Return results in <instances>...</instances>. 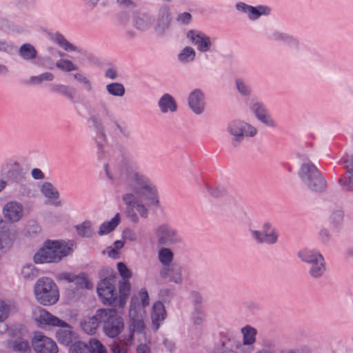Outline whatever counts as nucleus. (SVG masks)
Segmentation results:
<instances>
[{
	"label": "nucleus",
	"mask_w": 353,
	"mask_h": 353,
	"mask_svg": "<svg viewBox=\"0 0 353 353\" xmlns=\"http://www.w3.org/2000/svg\"><path fill=\"white\" fill-rule=\"evenodd\" d=\"M41 192L46 197L52 199L50 204L54 206H60L61 202L59 199L58 190L49 182H45L41 186Z\"/></svg>",
	"instance_id": "obj_28"
},
{
	"label": "nucleus",
	"mask_w": 353,
	"mask_h": 353,
	"mask_svg": "<svg viewBox=\"0 0 353 353\" xmlns=\"http://www.w3.org/2000/svg\"><path fill=\"white\" fill-rule=\"evenodd\" d=\"M33 316L37 325L41 328L59 327L56 333L57 339L59 343L68 345L72 342L74 333L68 323L41 307L35 309Z\"/></svg>",
	"instance_id": "obj_3"
},
{
	"label": "nucleus",
	"mask_w": 353,
	"mask_h": 353,
	"mask_svg": "<svg viewBox=\"0 0 353 353\" xmlns=\"http://www.w3.org/2000/svg\"><path fill=\"white\" fill-rule=\"evenodd\" d=\"M139 308V299L133 296L130 301L128 334H123L109 345L112 353H128L130 347L134 344V333L141 334L143 332L145 322L141 315L138 314Z\"/></svg>",
	"instance_id": "obj_2"
},
{
	"label": "nucleus",
	"mask_w": 353,
	"mask_h": 353,
	"mask_svg": "<svg viewBox=\"0 0 353 353\" xmlns=\"http://www.w3.org/2000/svg\"><path fill=\"white\" fill-rule=\"evenodd\" d=\"M117 20L119 25L125 26L128 21V15L126 12H121L117 15Z\"/></svg>",
	"instance_id": "obj_64"
},
{
	"label": "nucleus",
	"mask_w": 353,
	"mask_h": 353,
	"mask_svg": "<svg viewBox=\"0 0 353 353\" xmlns=\"http://www.w3.org/2000/svg\"><path fill=\"white\" fill-rule=\"evenodd\" d=\"M244 307L252 314H254L259 310V306L257 303L253 301H245L243 303Z\"/></svg>",
	"instance_id": "obj_61"
},
{
	"label": "nucleus",
	"mask_w": 353,
	"mask_h": 353,
	"mask_svg": "<svg viewBox=\"0 0 353 353\" xmlns=\"http://www.w3.org/2000/svg\"><path fill=\"white\" fill-rule=\"evenodd\" d=\"M298 175L301 182L310 191L321 192L325 190L326 181L319 170L310 161L301 165Z\"/></svg>",
	"instance_id": "obj_4"
},
{
	"label": "nucleus",
	"mask_w": 353,
	"mask_h": 353,
	"mask_svg": "<svg viewBox=\"0 0 353 353\" xmlns=\"http://www.w3.org/2000/svg\"><path fill=\"white\" fill-rule=\"evenodd\" d=\"M71 353H107V351L99 340L92 339L89 345L82 341L75 342L72 347Z\"/></svg>",
	"instance_id": "obj_20"
},
{
	"label": "nucleus",
	"mask_w": 353,
	"mask_h": 353,
	"mask_svg": "<svg viewBox=\"0 0 353 353\" xmlns=\"http://www.w3.org/2000/svg\"><path fill=\"white\" fill-rule=\"evenodd\" d=\"M34 292L37 301L43 305L55 304L59 299L57 284L49 277H41L34 284Z\"/></svg>",
	"instance_id": "obj_5"
},
{
	"label": "nucleus",
	"mask_w": 353,
	"mask_h": 353,
	"mask_svg": "<svg viewBox=\"0 0 353 353\" xmlns=\"http://www.w3.org/2000/svg\"><path fill=\"white\" fill-rule=\"evenodd\" d=\"M13 307L9 302L0 300V322H3L8 317Z\"/></svg>",
	"instance_id": "obj_47"
},
{
	"label": "nucleus",
	"mask_w": 353,
	"mask_h": 353,
	"mask_svg": "<svg viewBox=\"0 0 353 353\" xmlns=\"http://www.w3.org/2000/svg\"><path fill=\"white\" fill-rule=\"evenodd\" d=\"M226 130L232 137L231 144L238 147L245 137H253L257 134L256 128L242 120H233L228 123Z\"/></svg>",
	"instance_id": "obj_8"
},
{
	"label": "nucleus",
	"mask_w": 353,
	"mask_h": 353,
	"mask_svg": "<svg viewBox=\"0 0 353 353\" xmlns=\"http://www.w3.org/2000/svg\"><path fill=\"white\" fill-rule=\"evenodd\" d=\"M250 109L261 123L269 128H276L277 125L276 121L272 118L268 109L262 102L252 100Z\"/></svg>",
	"instance_id": "obj_15"
},
{
	"label": "nucleus",
	"mask_w": 353,
	"mask_h": 353,
	"mask_svg": "<svg viewBox=\"0 0 353 353\" xmlns=\"http://www.w3.org/2000/svg\"><path fill=\"white\" fill-rule=\"evenodd\" d=\"M41 228L35 221H30L25 228L24 234L28 238H37L41 235Z\"/></svg>",
	"instance_id": "obj_39"
},
{
	"label": "nucleus",
	"mask_w": 353,
	"mask_h": 353,
	"mask_svg": "<svg viewBox=\"0 0 353 353\" xmlns=\"http://www.w3.org/2000/svg\"><path fill=\"white\" fill-rule=\"evenodd\" d=\"M235 8L239 12L245 14L251 21H255L261 16H268L270 13V8L265 6L254 7L243 2H238Z\"/></svg>",
	"instance_id": "obj_17"
},
{
	"label": "nucleus",
	"mask_w": 353,
	"mask_h": 353,
	"mask_svg": "<svg viewBox=\"0 0 353 353\" xmlns=\"http://www.w3.org/2000/svg\"><path fill=\"white\" fill-rule=\"evenodd\" d=\"M21 274L24 279L32 280L37 276V270L32 265H26L22 267Z\"/></svg>",
	"instance_id": "obj_50"
},
{
	"label": "nucleus",
	"mask_w": 353,
	"mask_h": 353,
	"mask_svg": "<svg viewBox=\"0 0 353 353\" xmlns=\"http://www.w3.org/2000/svg\"><path fill=\"white\" fill-rule=\"evenodd\" d=\"M186 38L196 47L199 52L205 53L211 50L212 43L210 38L204 32L192 29L186 32Z\"/></svg>",
	"instance_id": "obj_14"
},
{
	"label": "nucleus",
	"mask_w": 353,
	"mask_h": 353,
	"mask_svg": "<svg viewBox=\"0 0 353 353\" xmlns=\"http://www.w3.org/2000/svg\"><path fill=\"white\" fill-rule=\"evenodd\" d=\"M154 234L159 245L172 247L183 243V239L179 231L168 223H161L154 230Z\"/></svg>",
	"instance_id": "obj_11"
},
{
	"label": "nucleus",
	"mask_w": 353,
	"mask_h": 353,
	"mask_svg": "<svg viewBox=\"0 0 353 353\" xmlns=\"http://www.w3.org/2000/svg\"><path fill=\"white\" fill-rule=\"evenodd\" d=\"M349 174V181L346 183V182L343 183L342 179H339V183L343 185H345L347 187V189L350 190H353V156L351 158L350 168L347 171Z\"/></svg>",
	"instance_id": "obj_52"
},
{
	"label": "nucleus",
	"mask_w": 353,
	"mask_h": 353,
	"mask_svg": "<svg viewBox=\"0 0 353 353\" xmlns=\"http://www.w3.org/2000/svg\"><path fill=\"white\" fill-rule=\"evenodd\" d=\"M85 5L90 8H94L98 5H101L102 7H106L108 5V1L105 0H84Z\"/></svg>",
	"instance_id": "obj_58"
},
{
	"label": "nucleus",
	"mask_w": 353,
	"mask_h": 353,
	"mask_svg": "<svg viewBox=\"0 0 353 353\" xmlns=\"http://www.w3.org/2000/svg\"><path fill=\"white\" fill-rule=\"evenodd\" d=\"M103 331L110 338L118 336L124 328L123 318L118 314L116 309H102Z\"/></svg>",
	"instance_id": "obj_9"
},
{
	"label": "nucleus",
	"mask_w": 353,
	"mask_h": 353,
	"mask_svg": "<svg viewBox=\"0 0 353 353\" xmlns=\"http://www.w3.org/2000/svg\"><path fill=\"white\" fill-rule=\"evenodd\" d=\"M196 58V51L191 46L184 47L177 55L178 60L182 63L192 62Z\"/></svg>",
	"instance_id": "obj_36"
},
{
	"label": "nucleus",
	"mask_w": 353,
	"mask_h": 353,
	"mask_svg": "<svg viewBox=\"0 0 353 353\" xmlns=\"http://www.w3.org/2000/svg\"><path fill=\"white\" fill-rule=\"evenodd\" d=\"M176 20L181 24L188 25L191 22L192 15L190 13L185 12L179 14Z\"/></svg>",
	"instance_id": "obj_60"
},
{
	"label": "nucleus",
	"mask_w": 353,
	"mask_h": 353,
	"mask_svg": "<svg viewBox=\"0 0 353 353\" xmlns=\"http://www.w3.org/2000/svg\"><path fill=\"white\" fill-rule=\"evenodd\" d=\"M16 185H18L17 186V191L20 196H28L30 193V185L27 181V179H26L25 181H23L21 183H18Z\"/></svg>",
	"instance_id": "obj_51"
},
{
	"label": "nucleus",
	"mask_w": 353,
	"mask_h": 353,
	"mask_svg": "<svg viewBox=\"0 0 353 353\" xmlns=\"http://www.w3.org/2000/svg\"><path fill=\"white\" fill-rule=\"evenodd\" d=\"M132 24L137 30L146 32L154 25V17L145 11H135L132 16Z\"/></svg>",
	"instance_id": "obj_19"
},
{
	"label": "nucleus",
	"mask_w": 353,
	"mask_h": 353,
	"mask_svg": "<svg viewBox=\"0 0 353 353\" xmlns=\"http://www.w3.org/2000/svg\"><path fill=\"white\" fill-rule=\"evenodd\" d=\"M54 76L50 72H43L37 76H32L29 79V83L32 85H40L43 81H52Z\"/></svg>",
	"instance_id": "obj_40"
},
{
	"label": "nucleus",
	"mask_w": 353,
	"mask_h": 353,
	"mask_svg": "<svg viewBox=\"0 0 353 353\" xmlns=\"http://www.w3.org/2000/svg\"><path fill=\"white\" fill-rule=\"evenodd\" d=\"M243 336V344L245 346H250L256 342L257 330L252 326L247 325L241 329Z\"/></svg>",
	"instance_id": "obj_30"
},
{
	"label": "nucleus",
	"mask_w": 353,
	"mask_h": 353,
	"mask_svg": "<svg viewBox=\"0 0 353 353\" xmlns=\"http://www.w3.org/2000/svg\"><path fill=\"white\" fill-rule=\"evenodd\" d=\"M32 346L37 353H57L56 343L41 332H36L32 340Z\"/></svg>",
	"instance_id": "obj_16"
},
{
	"label": "nucleus",
	"mask_w": 353,
	"mask_h": 353,
	"mask_svg": "<svg viewBox=\"0 0 353 353\" xmlns=\"http://www.w3.org/2000/svg\"><path fill=\"white\" fill-rule=\"evenodd\" d=\"M13 239L10 231L8 228H1L0 230V251L6 252L12 245Z\"/></svg>",
	"instance_id": "obj_31"
},
{
	"label": "nucleus",
	"mask_w": 353,
	"mask_h": 353,
	"mask_svg": "<svg viewBox=\"0 0 353 353\" xmlns=\"http://www.w3.org/2000/svg\"><path fill=\"white\" fill-rule=\"evenodd\" d=\"M70 248L57 241H48L43 248L37 251L33 259L36 263L59 262L68 254Z\"/></svg>",
	"instance_id": "obj_6"
},
{
	"label": "nucleus",
	"mask_w": 353,
	"mask_h": 353,
	"mask_svg": "<svg viewBox=\"0 0 353 353\" xmlns=\"http://www.w3.org/2000/svg\"><path fill=\"white\" fill-rule=\"evenodd\" d=\"M50 89L52 93L62 96L72 103L76 101L77 90L73 86L61 83L51 84Z\"/></svg>",
	"instance_id": "obj_25"
},
{
	"label": "nucleus",
	"mask_w": 353,
	"mask_h": 353,
	"mask_svg": "<svg viewBox=\"0 0 353 353\" xmlns=\"http://www.w3.org/2000/svg\"><path fill=\"white\" fill-rule=\"evenodd\" d=\"M159 275L162 279H168L169 281L176 284H181L183 282L182 267L176 262L162 267Z\"/></svg>",
	"instance_id": "obj_22"
},
{
	"label": "nucleus",
	"mask_w": 353,
	"mask_h": 353,
	"mask_svg": "<svg viewBox=\"0 0 353 353\" xmlns=\"http://www.w3.org/2000/svg\"><path fill=\"white\" fill-rule=\"evenodd\" d=\"M56 67L66 72L78 70V66L69 59H59L56 63Z\"/></svg>",
	"instance_id": "obj_42"
},
{
	"label": "nucleus",
	"mask_w": 353,
	"mask_h": 353,
	"mask_svg": "<svg viewBox=\"0 0 353 353\" xmlns=\"http://www.w3.org/2000/svg\"><path fill=\"white\" fill-rule=\"evenodd\" d=\"M297 256L306 265L308 274L311 277L320 278L325 272V259L319 251L304 248L297 252Z\"/></svg>",
	"instance_id": "obj_7"
},
{
	"label": "nucleus",
	"mask_w": 353,
	"mask_h": 353,
	"mask_svg": "<svg viewBox=\"0 0 353 353\" xmlns=\"http://www.w3.org/2000/svg\"><path fill=\"white\" fill-rule=\"evenodd\" d=\"M118 271L123 280H128L132 276L131 271L128 268L126 265L123 263H119L117 264Z\"/></svg>",
	"instance_id": "obj_55"
},
{
	"label": "nucleus",
	"mask_w": 353,
	"mask_h": 353,
	"mask_svg": "<svg viewBox=\"0 0 353 353\" xmlns=\"http://www.w3.org/2000/svg\"><path fill=\"white\" fill-rule=\"evenodd\" d=\"M236 88L238 92L243 96H248L250 94L251 89L248 83L243 79H237L235 81Z\"/></svg>",
	"instance_id": "obj_49"
},
{
	"label": "nucleus",
	"mask_w": 353,
	"mask_h": 353,
	"mask_svg": "<svg viewBox=\"0 0 353 353\" xmlns=\"http://www.w3.org/2000/svg\"><path fill=\"white\" fill-rule=\"evenodd\" d=\"M119 223L120 214L119 213H117L110 221L104 222L100 225L99 230L98 232L99 235L102 236L110 233L115 229Z\"/></svg>",
	"instance_id": "obj_35"
},
{
	"label": "nucleus",
	"mask_w": 353,
	"mask_h": 353,
	"mask_svg": "<svg viewBox=\"0 0 353 353\" xmlns=\"http://www.w3.org/2000/svg\"><path fill=\"white\" fill-rule=\"evenodd\" d=\"M26 170L18 163H14L9 166L6 178L8 183L17 184L26 181Z\"/></svg>",
	"instance_id": "obj_24"
},
{
	"label": "nucleus",
	"mask_w": 353,
	"mask_h": 353,
	"mask_svg": "<svg viewBox=\"0 0 353 353\" xmlns=\"http://www.w3.org/2000/svg\"><path fill=\"white\" fill-rule=\"evenodd\" d=\"M116 128L119 131L120 134L125 139H130L132 133L129 128L125 125H121L117 121H114Z\"/></svg>",
	"instance_id": "obj_54"
},
{
	"label": "nucleus",
	"mask_w": 353,
	"mask_h": 353,
	"mask_svg": "<svg viewBox=\"0 0 353 353\" xmlns=\"http://www.w3.org/2000/svg\"><path fill=\"white\" fill-rule=\"evenodd\" d=\"M72 77L77 82L81 83L85 90L88 92L92 90V82L85 75L77 72L72 74Z\"/></svg>",
	"instance_id": "obj_43"
},
{
	"label": "nucleus",
	"mask_w": 353,
	"mask_h": 353,
	"mask_svg": "<svg viewBox=\"0 0 353 353\" xmlns=\"http://www.w3.org/2000/svg\"><path fill=\"white\" fill-rule=\"evenodd\" d=\"M240 342L236 336L232 333L222 337L221 341L217 343L210 353H237L236 349L238 348Z\"/></svg>",
	"instance_id": "obj_18"
},
{
	"label": "nucleus",
	"mask_w": 353,
	"mask_h": 353,
	"mask_svg": "<svg viewBox=\"0 0 353 353\" xmlns=\"http://www.w3.org/2000/svg\"><path fill=\"white\" fill-rule=\"evenodd\" d=\"M69 281L74 282L76 285L81 288L90 289L92 288L91 282L83 275H79L73 279L65 278Z\"/></svg>",
	"instance_id": "obj_46"
},
{
	"label": "nucleus",
	"mask_w": 353,
	"mask_h": 353,
	"mask_svg": "<svg viewBox=\"0 0 353 353\" xmlns=\"http://www.w3.org/2000/svg\"><path fill=\"white\" fill-rule=\"evenodd\" d=\"M3 212L6 219L15 223L19 221L23 216V207L17 201H10L6 204Z\"/></svg>",
	"instance_id": "obj_23"
},
{
	"label": "nucleus",
	"mask_w": 353,
	"mask_h": 353,
	"mask_svg": "<svg viewBox=\"0 0 353 353\" xmlns=\"http://www.w3.org/2000/svg\"><path fill=\"white\" fill-rule=\"evenodd\" d=\"M139 296L141 300L143 307L149 304V296L148 292L145 289H142L139 292Z\"/></svg>",
	"instance_id": "obj_62"
},
{
	"label": "nucleus",
	"mask_w": 353,
	"mask_h": 353,
	"mask_svg": "<svg viewBox=\"0 0 353 353\" xmlns=\"http://www.w3.org/2000/svg\"><path fill=\"white\" fill-rule=\"evenodd\" d=\"M106 91L112 96L121 97L124 96L125 89L124 85L121 83H111L105 86Z\"/></svg>",
	"instance_id": "obj_38"
},
{
	"label": "nucleus",
	"mask_w": 353,
	"mask_h": 353,
	"mask_svg": "<svg viewBox=\"0 0 353 353\" xmlns=\"http://www.w3.org/2000/svg\"><path fill=\"white\" fill-rule=\"evenodd\" d=\"M158 259L161 263L162 267L172 264L174 260V254L169 247L163 246L158 252Z\"/></svg>",
	"instance_id": "obj_34"
},
{
	"label": "nucleus",
	"mask_w": 353,
	"mask_h": 353,
	"mask_svg": "<svg viewBox=\"0 0 353 353\" xmlns=\"http://www.w3.org/2000/svg\"><path fill=\"white\" fill-rule=\"evenodd\" d=\"M116 3L121 6L125 8H134L136 3L132 0H116Z\"/></svg>",
	"instance_id": "obj_63"
},
{
	"label": "nucleus",
	"mask_w": 353,
	"mask_h": 353,
	"mask_svg": "<svg viewBox=\"0 0 353 353\" xmlns=\"http://www.w3.org/2000/svg\"><path fill=\"white\" fill-rule=\"evenodd\" d=\"M102 309H99L92 316H88L85 319L82 323V329L88 334H94L99 324H102L101 316Z\"/></svg>",
	"instance_id": "obj_27"
},
{
	"label": "nucleus",
	"mask_w": 353,
	"mask_h": 353,
	"mask_svg": "<svg viewBox=\"0 0 353 353\" xmlns=\"http://www.w3.org/2000/svg\"><path fill=\"white\" fill-rule=\"evenodd\" d=\"M130 291V283L128 280H123L119 285V299L121 305L125 304Z\"/></svg>",
	"instance_id": "obj_44"
},
{
	"label": "nucleus",
	"mask_w": 353,
	"mask_h": 353,
	"mask_svg": "<svg viewBox=\"0 0 353 353\" xmlns=\"http://www.w3.org/2000/svg\"><path fill=\"white\" fill-rule=\"evenodd\" d=\"M19 55L24 60L32 61L37 56V51L30 43H25L19 49Z\"/></svg>",
	"instance_id": "obj_33"
},
{
	"label": "nucleus",
	"mask_w": 353,
	"mask_h": 353,
	"mask_svg": "<svg viewBox=\"0 0 353 353\" xmlns=\"http://www.w3.org/2000/svg\"><path fill=\"white\" fill-rule=\"evenodd\" d=\"M114 277L108 276L103 279L97 286V292L105 305H112L117 297L114 288Z\"/></svg>",
	"instance_id": "obj_13"
},
{
	"label": "nucleus",
	"mask_w": 353,
	"mask_h": 353,
	"mask_svg": "<svg viewBox=\"0 0 353 353\" xmlns=\"http://www.w3.org/2000/svg\"><path fill=\"white\" fill-rule=\"evenodd\" d=\"M51 39L57 43L59 47L64 49L65 51H77L78 48L70 43L65 37L59 33L56 32L50 35Z\"/></svg>",
	"instance_id": "obj_32"
},
{
	"label": "nucleus",
	"mask_w": 353,
	"mask_h": 353,
	"mask_svg": "<svg viewBox=\"0 0 353 353\" xmlns=\"http://www.w3.org/2000/svg\"><path fill=\"white\" fill-rule=\"evenodd\" d=\"M123 190L122 201L125 205V214L132 223H138L139 217L147 219L148 206L157 207L159 204L157 188L153 181L140 170L134 161H124L119 176Z\"/></svg>",
	"instance_id": "obj_1"
},
{
	"label": "nucleus",
	"mask_w": 353,
	"mask_h": 353,
	"mask_svg": "<svg viewBox=\"0 0 353 353\" xmlns=\"http://www.w3.org/2000/svg\"><path fill=\"white\" fill-rule=\"evenodd\" d=\"M166 316L164 305L161 301H157L152 307L151 312L152 325L154 331H157L163 323Z\"/></svg>",
	"instance_id": "obj_26"
},
{
	"label": "nucleus",
	"mask_w": 353,
	"mask_h": 353,
	"mask_svg": "<svg viewBox=\"0 0 353 353\" xmlns=\"http://www.w3.org/2000/svg\"><path fill=\"white\" fill-rule=\"evenodd\" d=\"M205 317V316L203 313L202 305L196 304V310L193 312L192 318L193 323L195 325H201L203 322Z\"/></svg>",
	"instance_id": "obj_48"
},
{
	"label": "nucleus",
	"mask_w": 353,
	"mask_h": 353,
	"mask_svg": "<svg viewBox=\"0 0 353 353\" xmlns=\"http://www.w3.org/2000/svg\"><path fill=\"white\" fill-rule=\"evenodd\" d=\"M188 104L190 109L197 115L204 112L205 109V96L200 89L192 90L188 97Z\"/></svg>",
	"instance_id": "obj_21"
},
{
	"label": "nucleus",
	"mask_w": 353,
	"mask_h": 353,
	"mask_svg": "<svg viewBox=\"0 0 353 353\" xmlns=\"http://www.w3.org/2000/svg\"><path fill=\"white\" fill-rule=\"evenodd\" d=\"M123 237L130 241H136L138 239L137 232L130 228H125L123 231Z\"/></svg>",
	"instance_id": "obj_56"
},
{
	"label": "nucleus",
	"mask_w": 353,
	"mask_h": 353,
	"mask_svg": "<svg viewBox=\"0 0 353 353\" xmlns=\"http://www.w3.org/2000/svg\"><path fill=\"white\" fill-rule=\"evenodd\" d=\"M158 105L161 112L163 114L168 112H174L176 111L177 105L172 96L170 94H164L159 100Z\"/></svg>",
	"instance_id": "obj_29"
},
{
	"label": "nucleus",
	"mask_w": 353,
	"mask_h": 353,
	"mask_svg": "<svg viewBox=\"0 0 353 353\" xmlns=\"http://www.w3.org/2000/svg\"><path fill=\"white\" fill-rule=\"evenodd\" d=\"M12 348L14 352L18 353H27L30 351L28 342L25 340L16 339L13 341Z\"/></svg>",
	"instance_id": "obj_45"
},
{
	"label": "nucleus",
	"mask_w": 353,
	"mask_h": 353,
	"mask_svg": "<svg viewBox=\"0 0 353 353\" xmlns=\"http://www.w3.org/2000/svg\"><path fill=\"white\" fill-rule=\"evenodd\" d=\"M250 234L258 243L269 245L276 244L279 236V230L269 222L264 223L260 230H250Z\"/></svg>",
	"instance_id": "obj_12"
},
{
	"label": "nucleus",
	"mask_w": 353,
	"mask_h": 353,
	"mask_svg": "<svg viewBox=\"0 0 353 353\" xmlns=\"http://www.w3.org/2000/svg\"><path fill=\"white\" fill-rule=\"evenodd\" d=\"M272 39L275 41L282 42L292 47L297 48L299 42L292 36L280 32H276L272 34Z\"/></svg>",
	"instance_id": "obj_37"
},
{
	"label": "nucleus",
	"mask_w": 353,
	"mask_h": 353,
	"mask_svg": "<svg viewBox=\"0 0 353 353\" xmlns=\"http://www.w3.org/2000/svg\"><path fill=\"white\" fill-rule=\"evenodd\" d=\"M76 229L78 234L82 237L90 238L94 234L91 223L89 221H84L81 224L77 225Z\"/></svg>",
	"instance_id": "obj_41"
},
{
	"label": "nucleus",
	"mask_w": 353,
	"mask_h": 353,
	"mask_svg": "<svg viewBox=\"0 0 353 353\" xmlns=\"http://www.w3.org/2000/svg\"><path fill=\"white\" fill-rule=\"evenodd\" d=\"M331 221L336 226L341 224L343 219V213L341 210H336L332 212L330 216Z\"/></svg>",
	"instance_id": "obj_57"
},
{
	"label": "nucleus",
	"mask_w": 353,
	"mask_h": 353,
	"mask_svg": "<svg viewBox=\"0 0 353 353\" xmlns=\"http://www.w3.org/2000/svg\"><path fill=\"white\" fill-rule=\"evenodd\" d=\"M101 113L104 117L108 118L110 121H111L114 123V121H117L114 114L108 108V105L103 101H100L99 102Z\"/></svg>",
	"instance_id": "obj_53"
},
{
	"label": "nucleus",
	"mask_w": 353,
	"mask_h": 353,
	"mask_svg": "<svg viewBox=\"0 0 353 353\" xmlns=\"http://www.w3.org/2000/svg\"><path fill=\"white\" fill-rule=\"evenodd\" d=\"M172 13L170 6L165 3L159 4L154 17V30L159 36H166L171 30Z\"/></svg>",
	"instance_id": "obj_10"
},
{
	"label": "nucleus",
	"mask_w": 353,
	"mask_h": 353,
	"mask_svg": "<svg viewBox=\"0 0 353 353\" xmlns=\"http://www.w3.org/2000/svg\"><path fill=\"white\" fill-rule=\"evenodd\" d=\"M208 191L209 194L216 198L220 197L223 196L225 193V190L223 187H217V188H208Z\"/></svg>",
	"instance_id": "obj_59"
}]
</instances>
